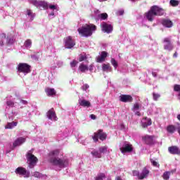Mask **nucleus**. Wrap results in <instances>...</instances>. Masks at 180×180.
I'll return each instance as SVG.
<instances>
[{
  "mask_svg": "<svg viewBox=\"0 0 180 180\" xmlns=\"http://www.w3.org/2000/svg\"><path fill=\"white\" fill-rule=\"evenodd\" d=\"M58 139H60V137H61V134H59L58 135Z\"/></svg>",
  "mask_w": 180,
  "mask_h": 180,
  "instance_id": "69168bd1",
  "label": "nucleus"
},
{
  "mask_svg": "<svg viewBox=\"0 0 180 180\" xmlns=\"http://www.w3.org/2000/svg\"><path fill=\"white\" fill-rule=\"evenodd\" d=\"M164 13V9L161 7L158 6H153L150 7V10L145 13L144 18H146L148 22H153L155 16H162Z\"/></svg>",
  "mask_w": 180,
  "mask_h": 180,
  "instance_id": "7ed1b4c3",
  "label": "nucleus"
},
{
  "mask_svg": "<svg viewBox=\"0 0 180 180\" xmlns=\"http://www.w3.org/2000/svg\"><path fill=\"white\" fill-rule=\"evenodd\" d=\"M79 61H86V55H80L79 57Z\"/></svg>",
  "mask_w": 180,
  "mask_h": 180,
  "instance_id": "a18cd8bd",
  "label": "nucleus"
},
{
  "mask_svg": "<svg viewBox=\"0 0 180 180\" xmlns=\"http://www.w3.org/2000/svg\"><path fill=\"white\" fill-rule=\"evenodd\" d=\"M95 31H96V27L94 24H86L78 29L79 34L83 37H89L92 36Z\"/></svg>",
  "mask_w": 180,
  "mask_h": 180,
  "instance_id": "20e7f679",
  "label": "nucleus"
},
{
  "mask_svg": "<svg viewBox=\"0 0 180 180\" xmlns=\"http://www.w3.org/2000/svg\"><path fill=\"white\" fill-rule=\"evenodd\" d=\"M25 49H30L32 47V40L27 39L25 41L24 44Z\"/></svg>",
  "mask_w": 180,
  "mask_h": 180,
  "instance_id": "f704fd0d",
  "label": "nucleus"
},
{
  "mask_svg": "<svg viewBox=\"0 0 180 180\" xmlns=\"http://www.w3.org/2000/svg\"><path fill=\"white\" fill-rule=\"evenodd\" d=\"M13 43H15V37H13V36H6V34L5 33L0 34V47L5 46V44H7V46H12Z\"/></svg>",
  "mask_w": 180,
  "mask_h": 180,
  "instance_id": "423d86ee",
  "label": "nucleus"
},
{
  "mask_svg": "<svg viewBox=\"0 0 180 180\" xmlns=\"http://www.w3.org/2000/svg\"><path fill=\"white\" fill-rule=\"evenodd\" d=\"M99 54H100V56H98L96 58V62L97 63H103V61H105V60L108 57V52L102 51Z\"/></svg>",
  "mask_w": 180,
  "mask_h": 180,
  "instance_id": "aec40b11",
  "label": "nucleus"
},
{
  "mask_svg": "<svg viewBox=\"0 0 180 180\" xmlns=\"http://www.w3.org/2000/svg\"><path fill=\"white\" fill-rule=\"evenodd\" d=\"M169 4L172 6H178V5H179V1L177 0H170Z\"/></svg>",
  "mask_w": 180,
  "mask_h": 180,
  "instance_id": "58836bf2",
  "label": "nucleus"
},
{
  "mask_svg": "<svg viewBox=\"0 0 180 180\" xmlns=\"http://www.w3.org/2000/svg\"><path fill=\"white\" fill-rule=\"evenodd\" d=\"M108 180H110V179H108Z\"/></svg>",
  "mask_w": 180,
  "mask_h": 180,
  "instance_id": "774afa93",
  "label": "nucleus"
},
{
  "mask_svg": "<svg viewBox=\"0 0 180 180\" xmlns=\"http://www.w3.org/2000/svg\"><path fill=\"white\" fill-rule=\"evenodd\" d=\"M16 126H18L17 122H8L5 126V129H13L14 127H16Z\"/></svg>",
  "mask_w": 180,
  "mask_h": 180,
  "instance_id": "7c9ffc66",
  "label": "nucleus"
},
{
  "mask_svg": "<svg viewBox=\"0 0 180 180\" xmlns=\"http://www.w3.org/2000/svg\"><path fill=\"white\" fill-rule=\"evenodd\" d=\"M124 13V10L120 9L117 11V15H119L120 16H122Z\"/></svg>",
  "mask_w": 180,
  "mask_h": 180,
  "instance_id": "3c124183",
  "label": "nucleus"
},
{
  "mask_svg": "<svg viewBox=\"0 0 180 180\" xmlns=\"http://www.w3.org/2000/svg\"><path fill=\"white\" fill-rule=\"evenodd\" d=\"M102 30L105 33H112V31L113 30V27H112V25L110 24H108L107 22H103Z\"/></svg>",
  "mask_w": 180,
  "mask_h": 180,
  "instance_id": "a211bd4d",
  "label": "nucleus"
},
{
  "mask_svg": "<svg viewBox=\"0 0 180 180\" xmlns=\"http://www.w3.org/2000/svg\"><path fill=\"white\" fill-rule=\"evenodd\" d=\"M105 178V174H100L96 177V180H103Z\"/></svg>",
  "mask_w": 180,
  "mask_h": 180,
  "instance_id": "c03bdc74",
  "label": "nucleus"
},
{
  "mask_svg": "<svg viewBox=\"0 0 180 180\" xmlns=\"http://www.w3.org/2000/svg\"><path fill=\"white\" fill-rule=\"evenodd\" d=\"M174 91H175L176 92H178V94H180V85L179 84L174 85Z\"/></svg>",
  "mask_w": 180,
  "mask_h": 180,
  "instance_id": "49530a36",
  "label": "nucleus"
},
{
  "mask_svg": "<svg viewBox=\"0 0 180 180\" xmlns=\"http://www.w3.org/2000/svg\"><path fill=\"white\" fill-rule=\"evenodd\" d=\"M98 151L101 154H105V153H108V146H101L98 148Z\"/></svg>",
  "mask_w": 180,
  "mask_h": 180,
  "instance_id": "473e14b6",
  "label": "nucleus"
},
{
  "mask_svg": "<svg viewBox=\"0 0 180 180\" xmlns=\"http://www.w3.org/2000/svg\"><path fill=\"white\" fill-rule=\"evenodd\" d=\"M31 58L34 60V61H37L39 60V56H37V55H32Z\"/></svg>",
  "mask_w": 180,
  "mask_h": 180,
  "instance_id": "603ef678",
  "label": "nucleus"
},
{
  "mask_svg": "<svg viewBox=\"0 0 180 180\" xmlns=\"http://www.w3.org/2000/svg\"><path fill=\"white\" fill-rule=\"evenodd\" d=\"M133 176H137L140 179V172L139 171L134 170L132 172Z\"/></svg>",
  "mask_w": 180,
  "mask_h": 180,
  "instance_id": "37998d69",
  "label": "nucleus"
},
{
  "mask_svg": "<svg viewBox=\"0 0 180 180\" xmlns=\"http://www.w3.org/2000/svg\"><path fill=\"white\" fill-rule=\"evenodd\" d=\"M33 176H34L35 178H44V175L39 172H35L33 173Z\"/></svg>",
  "mask_w": 180,
  "mask_h": 180,
  "instance_id": "4c0bfd02",
  "label": "nucleus"
},
{
  "mask_svg": "<svg viewBox=\"0 0 180 180\" xmlns=\"http://www.w3.org/2000/svg\"><path fill=\"white\" fill-rule=\"evenodd\" d=\"M77 65H78L77 60H74L72 62H70V67L74 71H75V68H76Z\"/></svg>",
  "mask_w": 180,
  "mask_h": 180,
  "instance_id": "c9c22d12",
  "label": "nucleus"
},
{
  "mask_svg": "<svg viewBox=\"0 0 180 180\" xmlns=\"http://www.w3.org/2000/svg\"><path fill=\"white\" fill-rule=\"evenodd\" d=\"M28 167L30 169L34 168L39 159L33 155V150H29L26 155Z\"/></svg>",
  "mask_w": 180,
  "mask_h": 180,
  "instance_id": "6e6552de",
  "label": "nucleus"
},
{
  "mask_svg": "<svg viewBox=\"0 0 180 180\" xmlns=\"http://www.w3.org/2000/svg\"><path fill=\"white\" fill-rule=\"evenodd\" d=\"M82 89L83 91H86L87 89H89V85L88 84H85L82 86Z\"/></svg>",
  "mask_w": 180,
  "mask_h": 180,
  "instance_id": "09e8293b",
  "label": "nucleus"
},
{
  "mask_svg": "<svg viewBox=\"0 0 180 180\" xmlns=\"http://www.w3.org/2000/svg\"><path fill=\"white\" fill-rule=\"evenodd\" d=\"M157 71H158V70H155V71L152 72V75L155 78L157 77Z\"/></svg>",
  "mask_w": 180,
  "mask_h": 180,
  "instance_id": "4d7b16f0",
  "label": "nucleus"
},
{
  "mask_svg": "<svg viewBox=\"0 0 180 180\" xmlns=\"http://www.w3.org/2000/svg\"><path fill=\"white\" fill-rule=\"evenodd\" d=\"M15 172L17 175H20L24 178H29L30 176V172L26 170L24 167H18Z\"/></svg>",
  "mask_w": 180,
  "mask_h": 180,
  "instance_id": "f8f14e48",
  "label": "nucleus"
},
{
  "mask_svg": "<svg viewBox=\"0 0 180 180\" xmlns=\"http://www.w3.org/2000/svg\"><path fill=\"white\" fill-rule=\"evenodd\" d=\"M177 119L180 121V114L177 115Z\"/></svg>",
  "mask_w": 180,
  "mask_h": 180,
  "instance_id": "680f3d73",
  "label": "nucleus"
},
{
  "mask_svg": "<svg viewBox=\"0 0 180 180\" xmlns=\"http://www.w3.org/2000/svg\"><path fill=\"white\" fill-rule=\"evenodd\" d=\"M160 112V109L155 107V105H152L148 110V115H158Z\"/></svg>",
  "mask_w": 180,
  "mask_h": 180,
  "instance_id": "393cba45",
  "label": "nucleus"
},
{
  "mask_svg": "<svg viewBox=\"0 0 180 180\" xmlns=\"http://www.w3.org/2000/svg\"><path fill=\"white\" fill-rule=\"evenodd\" d=\"M106 133L103 132L102 129H99L97 132L94 133V135L92 136V139L96 143L98 139L101 140V141H103L104 140H106Z\"/></svg>",
  "mask_w": 180,
  "mask_h": 180,
  "instance_id": "1a4fd4ad",
  "label": "nucleus"
},
{
  "mask_svg": "<svg viewBox=\"0 0 180 180\" xmlns=\"http://www.w3.org/2000/svg\"><path fill=\"white\" fill-rule=\"evenodd\" d=\"M46 117L49 120H51V122H57V120H58L54 108H51L46 112Z\"/></svg>",
  "mask_w": 180,
  "mask_h": 180,
  "instance_id": "4468645a",
  "label": "nucleus"
},
{
  "mask_svg": "<svg viewBox=\"0 0 180 180\" xmlns=\"http://www.w3.org/2000/svg\"><path fill=\"white\" fill-rule=\"evenodd\" d=\"M30 68L32 67L27 63H19L16 68L17 74L20 77H25V75H27L30 72Z\"/></svg>",
  "mask_w": 180,
  "mask_h": 180,
  "instance_id": "39448f33",
  "label": "nucleus"
},
{
  "mask_svg": "<svg viewBox=\"0 0 180 180\" xmlns=\"http://www.w3.org/2000/svg\"><path fill=\"white\" fill-rule=\"evenodd\" d=\"M177 46H180V42H179V41H177Z\"/></svg>",
  "mask_w": 180,
  "mask_h": 180,
  "instance_id": "0e129e2a",
  "label": "nucleus"
},
{
  "mask_svg": "<svg viewBox=\"0 0 180 180\" xmlns=\"http://www.w3.org/2000/svg\"><path fill=\"white\" fill-rule=\"evenodd\" d=\"M153 99L154 101H158V98H160V96H161L160 94H157V93H153Z\"/></svg>",
  "mask_w": 180,
  "mask_h": 180,
  "instance_id": "8fccbe9b",
  "label": "nucleus"
},
{
  "mask_svg": "<svg viewBox=\"0 0 180 180\" xmlns=\"http://www.w3.org/2000/svg\"><path fill=\"white\" fill-rule=\"evenodd\" d=\"M79 70L81 71V72H86V71H90V72H92V71H94V65L91 64L89 66H88V61H85L80 64L79 66Z\"/></svg>",
  "mask_w": 180,
  "mask_h": 180,
  "instance_id": "9d476101",
  "label": "nucleus"
},
{
  "mask_svg": "<svg viewBox=\"0 0 180 180\" xmlns=\"http://www.w3.org/2000/svg\"><path fill=\"white\" fill-rule=\"evenodd\" d=\"M153 124V122L151 121V118L144 117L141 120V126L143 129L146 127H148V126H151Z\"/></svg>",
  "mask_w": 180,
  "mask_h": 180,
  "instance_id": "4be33fe9",
  "label": "nucleus"
},
{
  "mask_svg": "<svg viewBox=\"0 0 180 180\" xmlns=\"http://www.w3.org/2000/svg\"><path fill=\"white\" fill-rule=\"evenodd\" d=\"M169 150V153H170V154H174V155H180V149L179 148H178V146H170L168 148Z\"/></svg>",
  "mask_w": 180,
  "mask_h": 180,
  "instance_id": "b1692460",
  "label": "nucleus"
},
{
  "mask_svg": "<svg viewBox=\"0 0 180 180\" xmlns=\"http://www.w3.org/2000/svg\"><path fill=\"white\" fill-rule=\"evenodd\" d=\"M90 118L92 119V120H95L96 119V115L91 114L90 115Z\"/></svg>",
  "mask_w": 180,
  "mask_h": 180,
  "instance_id": "5fc2aeb1",
  "label": "nucleus"
},
{
  "mask_svg": "<svg viewBox=\"0 0 180 180\" xmlns=\"http://www.w3.org/2000/svg\"><path fill=\"white\" fill-rule=\"evenodd\" d=\"M6 116L9 119V120H13V117L11 116L9 114L6 113Z\"/></svg>",
  "mask_w": 180,
  "mask_h": 180,
  "instance_id": "864d4df0",
  "label": "nucleus"
},
{
  "mask_svg": "<svg viewBox=\"0 0 180 180\" xmlns=\"http://www.w3.org/2000/svg\"><path fill=\"white\" fill-rule=\"evenodd\" d=\"M56 67H58V68H60L63 67V65H64V63L61 60L56 61Z\"/></svg>",
  "mask_w": 180,
  "mask_h": 180,
  "instance_id": "79ce46f5",
  "label": "nucleus"
},
{
  "mask_svg": "<svg viewBox=\"0 0 180 180\" xmlns=\"http://www.w3.org/2000/svg\"><path fill=\"white\" fill-rule=\"evenodd\" d=\"M30 4L34 5L37 8H43L48 9L49 17L53 19L56 17V13L60 11V7L57 4H50L46 1H41L38 0H29Z\"/></svg>",
  "mask_w": 180,
  "mask_h": 180,
  "instance_id": "f257e3e1",
  "label": "nucleus"
},
{
  "mask_svg": "<svg viewBox=\"0 0 180 180\" xmlns=\"http://www.w3.org/2000/svg\"><path fill=\"white\" fill-rule=\"evenodd\" d=\"M102 70L104 72H112V66L109 63H103L102 65Z\"/></svg>",
  "mask_w": 180,
  "mask_h": 180,
  "instance_id": "bb28decb",
  "label": "nucleus"
},
{
  "mask_svg": "<svg viewBox=\"0 0 180 180\" xmlns=\"http://www.w3.org/2000/svg\"><path fill=\"white\" fill-rule=\"evenodd\" d=\"M32 116V113L30 112H27V117H30Z\"/></svg>",
  "mask_w": 180,
  "mask_h": 180,
  "instance_id": "bf43d9fd",
  "label": "nucleus"
},
{
  "mask_svg": "<svg viewBox=\"0 0 180 180\" xmlns=\"http://www.w3.org/2000/svg\"><path fill=\"white\" fill-rule=\"evenodd\" d=\"M151 162H152L153 167H158V163L157 162H155L154 160H151Z\"/></svg>",
  "mask_w": 180,
  "mask_h": 180,
  "instance_id": "6e6d98bb",
  "label": "nucleus"
},
{
  "mask_svg": "<svg viewBox=\"0 0 180 180\" xmlns=\"http://www.w3.org/2000/svg\"><path fill=\"white\" fill-rule=\"evenodd\" d=\"M24 14L25 15L28 22H33V20H34V18H36V14L30 9H27L25 11Z\"/></svg>",
  "mask_w": 180,
  "mask_h": 180,
  "instance_id": "f3484780",
  "label": "nucleus"
},
{
  "mask_svg": "<svg viewBox=\"0 0 180 180\" xmlns=\"http://www.w3.org/2000/svg\"><path fill=\"white\" fill-rule=\"evenodd\" d=\"M142 139L148 146H151L154 143V136H153L146 135Z\"/></svg>",
  "mask_w": 180,
  "mask_h": 180,
  "instance_id": "5701e85b",
  "label": "nucleus"
},
{
  "mask_svg": "<svg viewBox=\"0 0 180 180\" xmlns=\"http://www.w3.org/2000/svg\"><path fill=\"white\" fill-rule=\"evenodd\" d=\"M25 141H26V138L20 137L13 142V147H18V146H22V144H23Z\"/></svg>",
  "mask_w": 180,
  "mask_h": 180,
  "instance_id": "a878e982",
  "label": "nucleus"
},
{
  "mask_svg": "<svg viewBox=\"0 0 180 180\" xmlns=\"http://www.w3.org/2000/svg\"><path fill=\"white\" fill-rule=\"evenodd\" d=\"M91 155H93V157H95V158H102V154L101 153V152L98 151L96 150L91 151Z\"/></svg>",
  "mask_w": 180,
  "mask_h": 180,
  "instance_id": "2f4dec72",
  "label": "nucleus"
},
{
  "mask_svg": "<svg viewBox=\"0 0 180 180\" xmlns=\"http://www.w3.org/2000/svg\"><path fill=\"white\" fill-rule=\"evenodd\" d=\"M17 102L18 104L22 103V105H27V101L20 98H17ZM19 108H20V104L19 105Z\"/></svg>",
  "mask_w": 180,
  "mask_h": 180,
  "instance_id": "ea45409f",
  "label": "nucleus"
},
{
  "mask_svg": "<svg viewBox=\"0 0 180 180\" xmlns=\"http://www.w3.org/2000/svg\"><path fill=\"white\" fill-rule=\"evenodd\" d=\"M173 57H174V58H176V57H178V53L175 52L173 55Z\"/></svg>",
  "mask_w": 180,
  "mask_h": 180,
  "instance_id": "052dcab7",
  "label": "nucleus"
},
{
  "mask_svg": "<svg viewBox=\"0 0 180 180\" xmlns=\"http://www.w3.org/2000/svg\"><path fill=\"white\" fill-rule=\"evenodd\" d=\"M120 151L122 154H124V153H131L133 151V146L129 142H125L122 147L120 148Z\"/></svg>",
  "mask_w": 180,
  "mask_h": 180,
  "instance_id": "dca6fc26",
  "label": "nucleus"
},
{
  "mask_svg": "<svg viewBox=\"0 0 180 180\" xmlns=\"http://www.w3.org/2000/svg\"><path fill=\"white\" fill-rule=\"evenodd\" d=\"M164 43L165 50H167V51L174 50V45L171 43V37L165 38Z\"/></svg>",
  "mask_w": 180,
  "mask_h": 180,
  "instance_id": "2eb2a0df",
  "label": "nucleus"
},
{
  "mask_svg": "<svg viewBox=\"0 0 180 180\" xmlns=\"http://www.w3.org/2000/svg\"><path fill=\"white\" fill-rule=\"evenodd\" d=\"M162 25L165 26V27H172V21L171 20H162Z\"/></svg>",
  "mask_w": 180,
  "mask_h": 180,
  "instance_id": "c756f323",
  "label": "nucleus"
},
{
  "mask_svg": "<svg viewBox=\"0 0 180 180\" xmlns=\"http://www.w3.org/2000/svg\"><path fill=\"white\" fill-rule=\"evenodd\" d=\"M120 101L124 103L133 102V97L130 95L122 94L120 96Z\"/></svg>",
  "mask_w": 180,
  "mask_h": 180,
  "instance_id": "6ab92c4d",
  "label": "nucleus"
},
{
  "mask_svg": "<svg viewBox=\"0 0 180 180\" xmlns=\"http://www.w3.org/2000/svg\"><path fill=\"white\" fill-rule=\"evenodd\" d=\"M6 109H11L12 115H14V116H16V115H18V112H13V110H16L19 109V103H18V99L17 98L7 99Z\"/></svg>",
  "mask_w": 180,
  "mask_h": 180,
  "instance_id": "0eeeda50",
  "label": "nucleus"
},
{
  "mask_svg": "<svg viewBox=\"0 0 180 180\" xmlns=\"http://www.w3.org/2000/svg\"><path fill=\"white\" fill-rule=\"evenodd\" d=\"M65 49H72L75 46V41L72 37L69 36L64 39Z\"/></svg>",
  "mask_w": 180,
  "mask_h": 180,
  "instance_id": "ddd939ff",
  "label": "nucleus"
},
{
  "mask_svg": "<svg viewBox=\"0 0 180 180\" xmlns=\"http://www.w3.org/2000/svg\"><path fill=\"white\" fill-rule=\"evenodd\" d=\"M78 103L80 106H82V108H91V102L84 98H79Z\"/></svg>",
  "mask_w": 180,
  "mask_h": 180,
  "instance_id": "412c9836",
  "label": "nucleus"
},
{
  "mask_svg": "<svg viewBox=\"0 0 180 180\" xmlns=\"http://www.w3.org/2000/svg\"><path fill=\"white\" fill-rule=\"evenodd\" d=\"M45 91L48 96H54L56 94V89L49 87L45 89Z\"/></svg>",
  "mask_w": 180,
  "mask_h": 180,
  "instance_id": "c85d7f7f",
  "label": "nucleus"
},
{
  "mask_svg": "<svg viewBox=\"0 0 180 180\" xmlns=\"http://www.w3.org/2000/svg\"><path fill=\"white\" fill-rule=\"evenodd\" d=\"M169 175H171L169 172H165L162 175L163 179L165 180L169 179Z\"/></svg>",
  "mask_w": 180,
  "mask_h": 180,
  "instance_id": "a19ab883",
  "label": "nucleus"
},
{
  "mask_svg": "<svg viewBox=\"0 0 180 180\" xmlns=\"http://www.w3.org/2000/svg\"><path fill=\"white\" fill-rule=\"evenodd\" d=\"M60 152L58 150H53L49 153V161L53 167L58 168H65L70 165V162L67 158H60L58 157Z\"/></svg>",
  "mask_w": 180,
  "mask_h": 180,
  "instance_id": "f03ea898",
  "label": "nucleus"
},
{
  "mask_svg": "<svg viewBox=\"0 0 180 180\" xmlns=\"http://www.w3.org/2000/svg\"><path fill=\"white\" fill-rule=\"evenodd\" d=\"M65 137H67V135H64L60 139L63 140V139H65Z\"/></svg>",
  "mask_w": 180,
  "mask_h": 180,
  "instance_id": "e2e57ef3",
  "label": "nucleus"
},
{
  "mask_svg": "<svg viewBox=\"0 0 180 180\" xmlns=\"http://www.w3.org/2000/svg\"><path fill=\"white\" fill-rule=\"evenodd\" d=\"M131 1H134V0H131Z\"/></svg>",
  "mask_w": 180,
  "mask_h": 180,
  "instance_id": "338daca9",
  "label": "nucleus"
},
{
  "mask_svg": "<svg viewBox=\"0 0 180 180\" xmlns=\"http://www.w3.org/2000/svg\"><path fill=\"white\" fill-rule=\"evenodd\" d=\"M167 131L168 133H170V134H172L175 133V127L173 125H169L167 128Z\"/></svg>",
  "mask_w": 180,
  "mask_h": 180,
  "instance_id": "72a5a7b5",
  "label": "nucleus"
},
{
  "mask_svg": "<svg viewBox=\"0 0 180 180\" xmlns=\"http://www.w3.org/2000/svg\"><path fill=\"white\" fill-rule=\"evenodd\" d=\"M134 112H135V115H136V116H140L141 115L140 112L139 110H136Z\"/></svg>",
  "mask_w": 180,
  "mask_h": 180,
  "instance_id": "13d9d810",
  "label": "nucleus"
},
{
  "mask_svg": "<svg viewBox=\"0 0 180 180\" xmlns=\"http://www.w3.org/2000/svg\"><path fill=\"white\" fill-rule=\"evenodd\" d=\"M148 174H150L148 169L144 168L142 172L140 174L139 179H144V178H147V176H148Z\"/></svg>",
  "mask_w": 180,
  "mask_h": 180,
  "instance_id": "cd10ccee",
  "label": "nucleus"
},
{
  "mask_svg": "<svg viewBox=\"0 0 180 180\" xmlns=\"http://www.w3.org/2000/svg\"><path fill=\"white\" fill-rule=\"evenodd\" d=\"M111 64H112V65L114 66L115 70H116L117 68V67L119 66L117 61H116V60L113 58H111Z\"/></svg>",
  "mask_w": 180,
  "mask_h": 180,
  "instance_id": "e433bc0d",
  "label": "nucleus"
},
{
  "mask_svg": "<svg viewBox=\"0 0 180 180\" xmlns=\"http://www.w3.org/2000/svg\"><path fill=\"white\" fill-rule=\"evenodd\" d=\"M139 109H140V105L136 103L134 105L133 110L134 112H136V110H139Z\"/></svg>",
  "mask_w": 180,
  "mask_h": 180,
  "instance_id": "de8ad7c7",
  "label": "nucleus"
},
{
  "mask_svg": "<svg viewBox=\"0 0 180 180\" xmlns=\"http://www.w3.org/2000/svg\"><path fill=\"white\" fill-rule=\"evenodd\" d=\"M93 18L95 20H105V19H108V13H101L99 10H94V15H93Z\"/></svg>",
  "mask_w": 180,
  "mask_h": 180,
  "instance_id": "9b49d317",
  "label": "nucleus"
}]
</instances>
